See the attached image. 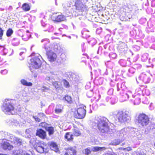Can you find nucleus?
I'll list each match as a JSON object with an SVG mask.
<instances>
[{"mask_svg": "<svg viewBox=\"0 0 155 155\" xmlns=\"http://www.w3.org/2000/svg\"><path fill=\"white\" fill-rule=\"evenodd\" d=\"M44 48L46 51V54L48 60L50 62L55 61L57 58L56 54H59L62 51L61 47L56 44H51L47 41Z\"/></svg>", "mask_w": 155, "mask_h": 155, "instance_id": "obj_1", "label": "nucleus"}, {"mask_svg": "<svg viewBox=\"0 0 155 155\" xmlns=\"http://www.w3.org/2000/svg\"><path fill=\"white\" fill-rule=\"evenodd\" d=\"M108 121V120L106 118L99 117H95L94 123L101 133L110 134L111 133L112 129L109 128Z\"/></svg>", "mask_w": 155, "mask_h": 155, "instance_id": "obj_2", "label": "nucleus"}, {"mask_svg": "<svg viewBox=\"0 0 155 155\" xmlns=\"http://www.w3.org/2000/svg\"><path fill=\"white\" fill-rule=\"evenodd\" d=\"M15 101L12 99L6 98L5 99L2 110L5 114L9 115L13 114V112L14 110V108L12 104H15Z\"/></svg>", "mask_w": 155, "mask_h": 155, "instance_id": "obj_3", "label": "nucleus"}, {"mask_svg": "<svg viewBox=\"0 0 155 155\" xmlns=\"http://www.w3.org/2000/svg\"><path fill=\"white\" fill-rule=\"evenodd\" d=\"M74 6L78 12L82 13L87 10V6L85 3H83L80 0H75Z\"/></svg>", "mask_w": 155, "mask_h": 155, "instance_id": "obj_4", "label": "nucleus"}, {"mask_svg": "<svg viewBox=\"0 0 155 155\" xmlns=\"http://www.w3.org/2000/svg\"><path fill=\"white\" fill-rule=\"evenodd\" d=\"M137 120L140 126L144 127L147 126L149 123V118L145 114H140L138 117Z\"/></svg>", "mask_w": 155, "mask_h": 155, "instance_id": "obj_5", "label": "nucleus"}, {"mask_svg": "<svg viewBox=\"0 0 155 155\" xmlns=\"http://www.w3.org/2000/svg\"><path fill=\"white\" fill-rule=\"evenodd\" d=\"M31 62L29 63L30 67L37 69L39 68L42 64V62L39 57L35 56L32 58L30 60Z\"/></svg>", "mask_w": 155, "mask_h": 155, "instance_id": "obj_6", "label": "nucleus"}, {"mask_svg": "<svg viewBox=\"0 0 155 155\" xmlns=\"http://www.w3.org/2000/svg\"><path fill=\"white\" fill-rule=\"evenodd\" d=\"M127 129L125 128L122 129L119 131H117L114 134V136L120 138L122 141H124L127 136Z\"/></svg>", "mask_w": 155, "mask_h": 155, "instance_id": "obj_7", "label": "nucleus"}, {"mask_svg": "<svg viewBox=\"0 0 155 155\" xmlns=\"http://www.w3.org/2000/svg\"><path fill=\"white\" fill-rule=\"evenodd\" d=\"M84 107H86L82 105L81 107L78 108L77 113H75V117L76 118L81 119L84 118L86 113V110Z\"/></svg>", "mask_w": 155, "mask_h": 155, "instance_id": "obj_8", "label": "nucleus"}, {"mask_svg": "<svg viewBox=\"0 0 155 155\" xmlns=\"http://www.w3.org/2000/svg\"><path fill=\"white\" fill-rule=\"evenodd\" d=\"M51 19L54 21L60 22L64 21L65 17L61 14H59L58 13H54L51 16Z\"/></svg>", "mask_w": 155, "mask_h": 155, "instance_id": "obj_9", "label": "nucleus"}, {"mask_svg": "<svg viewBox=\"0 0 155 155\" xmlns=\"http://www.w3.org/2000/svg\"><path fill=\"white\" fill-rule=\"evenodd\" d=\"M117 117L119 122H123L127 121L130 119V117L126 112H119L117 115Z\"/></svg>", "mask_w": 155, "mask_h": 155, "instance_id": "obj_10", "label": "nucleus"}, {"mask_svg": "<svg viewBox=\"0 0 155 155\" xmlns=\"http://www.w3.org/2000/svg\"><path fill=\"white\" fill-rule=\"evenodd\" d=\"M11 141L12 142H13L15 144L18 145H21L22 142L23 141L21 139L16 137L14 136H12L11 137Z\"/></svg>", "mask_w": 155, "mask_h": 155, "instance_id": "obj_11", "label": "nucleus"}, {"mask_svg": "<svg viewBox=\"0 0 155 155\" xmlns=\"http://www.w3.org/2000/svg\"><path fill=\"white\" fill-rule=\"evenodd\" d=\"M36 135L42 139H45L46 137L45 131L41 129L37 130Z\"/></svg>", "mask_w": 155, "mask_h": 155, "instance_id": "obj_12", "label": "nucleus"}, {"mask_svg": "<svg viewBox=\"0 0 155 155\" xmlns=\"http://www.w3.org/2000/svg\"><path fill=\"white\" fill-rule=\"evenodd\" d=\"M2 147L4 150L8 149L9 150H11L13 148V147L9 143L3 141L2 143Z\"/></svg>", "mask_w": 155, "mask_h": 155, "instance_id": "obj_13", "label": "nucleus"}, {"mask_svg": "<svg viewBox=\"0 0 155 155\" xmlns=\"http://www.w3.org/2000/svg\"><path fill=\"white\" fill-rule=\"evenodd\" d=\"M136 129L134 128H131L129 133V135L131 137H134L138 136L139 134L138 131H136Z\"/></svg>", "mask_w": 155, "mask_h": 155, "instance_id": "obj_14", "label": "nucleus"}, {"mask_svg": "<svg viewBox=\"0 0 155 155\" xmlns=\"http://www.w3.org/2000/svg\"><path fill=\"white\" fill-rule=\"evenodd\" d=\"M65 149L67 151V152L71 155H75L76 153V151L74 147L65 148Z\"/></svg>", "mask_w": 155, "mask_h": 155, "instance_id": "obj_15", "label": "nucleus"}, {"mask_svg": "<svg viewBox=\"0 0 155 155\" xmlns=\"http://www.w3.org/2000/svg\"><path fill=\"white\" fill-rule=\"evenodd\" d=\"M107 149L105 147H101L98 146L94 147L91 148V151L94 152L97 151H101L103 150H105Z\"/></svg>", "mask_w": 155, "mask_h": 155, "instance_id": "obj_16", "label": "nucleus"}, {"mask_svg": "<svg viewBox=\"0 0 155 155\" xmlns=\"http://www.w3.org/2000/svg\"><path fill=\"white\" fill-rule=\"evenodd\" d=\"M124 11L125 12H129L132 10V8L131 5H130L127 4V5H124L123 7Z\"/></svg>", "mask_w": 155, "mask_h": 155, "instance_id": "obj_17", "label": "nucleus"}, {"mask_svg": "<svg viewBox=\"0 0 155 155\" xmlns=\"http://www.w3.org/2000/svg\"><path fill=\"white\" fill-rule=\"evenodd\" d=\"M50 148L52 150L56 152H58L59 151L58 146L55 143H51L50 145Z\"/></svg>", "mask_w": 155, "mask_h": 155, "instance_id": "obj_18", "label": "nucleus"}, {"mask_svg": "<svg viewBox=\"0 0 155 155\" xmlns=\"http://www.w3.org/2000/svg\"><path fill=\"white\" fill-rule=\"evenodd\" d=\"M23 10L25 12L29 11L30 9V7L29 5L26 3L23 4L21 7Z\"/></svg>", "mask_w": 155, "mask_h": 155, "instance_id": "obj_19", "label": "nucleus"}, {"mask_svg": "<svg viewBox=\"0 0 155 155\" xmlns=\"http://www.w3.org/2000/svg\"><path fill=\"white\" fill-rule=\"evenodd\" d=\"M21 84L24 86H31L32 85V84L30 82H28L24 79H22L21 81Z\"/></svg>", "mask_w": 155, "mask_h": 155, "instance_id": "obj_20", "label": "nucleus"}, {"mask_svg": "<svg viewBox=\"0 0 155 155\" xmlns=\"http://www.w3.org/2000/svg\"><path fill=\"white\" fill-rule=\"evenodd\" d=\"M73 135L70 133H67L65 136V138L69 141H72L73 139Z\"/></svg>", "mask_w": 155, "mask_h": 155, "instance_id": "obj_21", "label": "nucleus"}, {"mask_svg": "<svg viewBox=\"0 0 155 155\" xmlns=\"http://www.w3.org/2000/svg\"><path fill=\"white\" fill-rule=\"evenodd\" d=\"M52 84L56 89L61 88V85L60 82L56 81L53 82Z\"/></svg>", "mask_w": 155, "mask_h": 155, "instance_id": "obj_22", "label": "nucleus"}, {"mask_svg": "<svg viewBox=\"0 0 155 155\" xmlns=\"http://www.w3.org/2000/svg\"><path fill=\"white\" fill-rule=\"evenodd\" d=\"M44 145L40 146L37 148V149H35L36 150L40 153H44L45 151L44 148Z\"/></svg>", "mask_w": 155, "mask_h": 155, "instance_id": "obj_23", "label": "nucleus"}, {"mask_svg": "<svg viewBox=\"0 0 155 155\" xmlns=\"http://www.w3.org/2000/svg\"><path fill=\"white\" fill-rule=\"evenodd\" d=\"M62 100L64 102L71 104L73 102V99L71 97H63Z\"/></svg>", "mask_w": 155, "mask_h": 155, "instance_id": "obj_24", "label": "nucleus"}, {"mask_svg": "<svg viewBox=\"0 0 155 155\" xmlns=\"http://www.w3.org/2000/svg\"><path fill=\"white\" fill-rule=\"evenodd\" d=\"M46 130L48 132L49 135L53 134L54 132V128L52 127H48Z\"/></svg>", "mask_w": 155, "mask_h": 155, "instance_id": "obj_25", "label": "nucleus"}, {"mask_svg": "<svg viewBox=\"0 0 155 155\" xmlns=\"http://www.w3.org/2000/svg\"><path fill=\"white\" fill-rule=\"evenodd\" d=\"M13 31L12 28H9L7 31L6 35L8 37H10L13 33Z\"/></svg>", "mask_w": 155, "mask_h": 155, "instance_id": "obj_26", "label": "nucleus"}, {"mask_svg": "<svg viewBox=\"0 0 155 155\" xmlns=\"http://www.w3.org/2000/svg\"><path fill=\"white\" fill-rule=\"evenodd\" d=\"M42 145H44L43 144H41V143L38 141H37L35 142V144L34 145V147L35 149L37 148L40 147Z\"/></svg>", "mask_w": 155, "mask_h": 155, "instance_id": "obj_27", "label": "nucleus"}, {"mask_svg": "<svg viewBox=\"0 0 155 155\" xmlns=\"http://www.w3.org/2000/svg\"><path fill=\"white\" fill-rule=\"evenodd\" d=\"M24 151L21 150H16L14 153L15 155H23Z\"/></svg>", "mask_w": 155, "mask_h": 155, "instance_id": "obj_28", "label": "nucleus"}, {"mask_svg": "<svg viewBox=\"0 0 155 155\" xmlns=\"http://www.w3.org/2000/svg\"><path fill=\"white\" fill-rule=\"evenodd\" d=\"M123 141L121 140L119 138L117 140H115L114 142L112 143V145H117L119 144L120 143L122 142Z\"/></svg>", "mask_w": 155, "mask_h": 155, "instance_id": "obj_29", "label": "nucleus"}, {"mask_svg": "<svg viewBox=\"0 0 155 155\" xmlns=\"http://www.w3.org/2000/svg\"><path fill=\"white\" fill-rule=\"evenodd\" d=\"M73 134L76 136H78L81 134L80 131L76 129L74 130Z\"/></svg>", "mask_w": 155, "mask_h": 155, "instance_id": "obj_30", "label": "nucleus"}, {"mask_svg": "<svg viewBox=\"0 0 155 155\" xmlns=\"http://www.w3.org/2000/svg\"><path fill=\"white\" fill-rule=\"evenodd\" d=\"M63 81L65 87L66 88L69 87L70 86V85L68 82L65 79L63 80Z\"/></svg>", "mask_w": 155, "mask_h": 155, "instance_id": "obj_31", "label": "nucleus"}, {"mask_svg": "<svg viewBox=\"0 0 155 155\" xmlns=\"http://www.w3.org/2000/svg\"><path fill=\"white\" fill-rule=\"evenodd\" d=\"M91 151L89 148H87L84 150V153L86 155H88L91 153Z\"/></svg>", "mask_w": 155, "mask_h": 155, "instance_id": "obj_32", "label": "nucleus"}, {"mask_svg": "<svg viewBox=\"0 0 155 155\" xmlns=\"http://www.w3.org/2000/svg\"><path fill=\"white\" fill-rule=\"evenodd\" d=\"M140 103V99L139 98H137L134 100V104L135 105H138Z\"/></svg>", "mask_w": 155, "mask_h": 155, "instance_id": "obj_33", "label": "nucleus"}, {"mask_svg": "<svg viewBox=\"0 0 155 155\" xmlns=\"http://www.w3.org/2000/svg\"><path fill=\"white\" fill-rule=\"evenodd\" d=\"M3 33L4 30L1 28L0 27V40H2V39Z\"/></svg>", "mask_w": 155, "mask_h": 155, "instance_id": "obj_34", "label": "nucleus"}, {"mask_svg": "<svg viewBox=\"0 0 155 155\" xmlns=\"http://www.w3.org/2000/svg\"><path fill=\"white\" fill-rule=\"evenodd\" d=\"M47 124L45 122H43L41 124L40 126L42 127L43 128H45V129L48 127H47Z\"/></svg>", "mask_w": 155, "mask_h": 155, "instance_id": "obj_35", "label": "nucleus"}, {"mask_svg": "<svg viewBox=\"0 0 155 155\" xmlns=\"http://www.w3.org/2000/svg\"><path fill=\"white\" fill-rule=\"evenodd\" d=\"M125 47L124 44L123 43L120 44L118 46V48L120 50L124 48Z\"/></svg>", "mask_w": 155, "mask_h": 155, "instance_id": "obj_36", "label": "nucleus"}, {"mask_svg": "<svg viewBox=\"0 0 155 155\" xmlns=\"http://www.w3.org/2000/svg\"><path fill=\"white\" fill-rule=\"evenodd\" d=\"M62 111V110L61 109H59L56 108L55 109V112L57 114L61 113Z\"/></svg>", "mask_w": 155, "mask_h": 155, "instance_id": "obj_37", "label": "nucleus"}, {"mask_svg": "<svg viewBox=\"0 0 155 155\" xmlns=\"http://www.w3.org/2000/svg\"><path fill=\"white\" fill-rule=\"evenodd\" d=\"M34 118L35 119V121L38 122H40L41 121V120L38 117H37L36 116H34Z\"/></svg>", "mask_w": 155, "mask_h": 155, "instance_id": "obj_38", "label": "nucleus"}, {"mask_svg": "<svg viewBox=\"0 0 155 155\" xmlns=\"http://www.w3.org/2000/svg\"><path fill=\"white\" fill-rule=\"evenodd\" d=\"M31 152H27L25 151H24L23 153V155H31Z\"/></svg>", "mask_w": 155, "mask_h": 155, "instance_id": "obj_39", "label": "nucleus"}, {"mask_svg": "<svg viewBox=\"0 0 155 155\" xmlns=\"http://www.w3.org/2000/svg\"><path fill=\"white\" fill-rule=\"evenodd\" d=\"M105 155H116L114 153H112L110 152H109L105 154Z\"/></svg>", "mask_w": 155, "mask_h": 155, "instance_id": "obj_40", "label": "nucleus"}, {"mask_svg": "<svg viewBox=\"0 0 155 155\" xmlns=\"http://www.w3.org/2000/svg\"><path fill=\"white\" fill-rule=\"evenodd\" d=\"M39 115L40 117H43L45 116V115L43 113H40L38 114Z\"/></svg>", "mask_w": 155, "mask_h": 155, "instance_id": "obj_41", "label": "nucleus"}, {"mask_svg": "<svg viewBox=\"0 0 155 155\" xmlns=\"http://www.w3.org/2000/svg\"><path fill=\"white\" fill-rule=\"evenodd\" d=\"M69 153H68V152H67L66 153L64 154V155H69Z\"/></svg>", "mask_w": 155, "mask_h": 155, "instance_id": "obj_42", "label": "nucleus"}, {"mask_svg": "<svg viewBox=\"0 0 155 155\" xmlns=\"http://www.w3.org/2000/svg\"><path fill=\"white\" fill-rule=\"evenodd\" d=\"M140 155H146L144 153H143V154L141 153V154H140Z\"/></svg>", "mask_w": 155, "mask_h": 155, "instance_id": "obj_43", "label": "nucleus"}, {"mask_svg": "<svg viewBox=\"0 0 155 155\" xmlns=\"http://www.w3.org/2000/svg\"><path fill=\"white\" fill-rule=\"evenodd\" d=\"M3 71H1V73H2V72H3Z\"/></svg>", "mask_w": 155, "mask_h": 155, "instance_id": "obj_44", "label": "nucleus"}, {"mask_svg": "<svg viewBox=\"0 0 155 155\" xmlns=\"http://www.w3.org/2000/svg\"><path fill=\"white\" fill-rule=\"evenodd\" d=\"M65 97H68V96H65Z\"/></svg>", "mask_w": 155, "mask_h": 155, "instance_id": "obj_45", "label": "nucleus"}, {"mask_svg": "<svg viewBox=\"0 0 155 155\" xmlns=\"http://www.w3.org/2000/svg\"><path fill=\"white\" fill-rule=\"evenodd\" d=\"M28 101V100H27V101Z\"/></svg>", "mask_w": 155, "mask_h": 155, "instance_id": "obj_46", "label": "nucleus"}]
</instances>
